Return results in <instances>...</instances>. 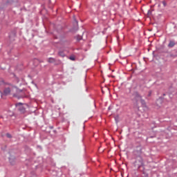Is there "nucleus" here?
Segmentation results:
<instances>
[{
    "mask_svg": "<svg viewBox=\"0 0 177 177\" xmlns=\"http://www.w3.org/2000/svg\"><path fill=\"white\" fill-rule=\"evenodd\" d=\"M175 45H176V43H175V40H170L168 44V48H174Z\"/></svg>",
    "mask_w": 177,
    "mask_h": 177,
    "instance_id": "423d86ee",
    "label": "nucleus"
},
{
    "mask_svg": "<svg viewBox=\"0 0 177 177\" xmlns=\"http://www.w3.org/2000/svg\"><path fill=\"white\" fill-rule=\"evenodd\" d=\"M50 129H53V127H51Z\"/></svg>",
    "mask_w": 177,
    "mask_h": 177,
    "instance_id": "6ab92c4d",
    "label": "nucleus"
},
{
    "mask_svg": "<svg viewBox=\"0 0 177 177\" xmlns=\"http://www.w3.org/2000/svg\"><path fill=\"white\" fill-rule=\"evenodd\" d=\"M6 136H7V138H8V139H12V136L10 135V133H7L6 134Z\"/></svg>",
    "mask_w": 177,
    "mask_h": 177,
    "instance_id": "ddd939ff",
    "label": "nucleus"
},
{
    "mask_svg": "<svg viewBox=\"0 0 177 177\" xmlns=\"http://www.w3.org/2000/svg\"><path fill=\"white\" fill-rule=\"evenodd\" d=\"M162 3L165 7L167 6V3L165 2V1H163Z\"/></svg>",
    "mask_w": 177,
    "mask_h": 177,
    "instance_id": "dca6fc26",
    "label": "nucleus"
},
{
    "mask_svg": "<svg viewBox=\"0 0 177 177\" xmlns=\"http://www.w3.org/2000/svg\"><path fill=\"white\" fill-rule=\"evenodd\" d=\"M9 160H10V164H11V165H15V164H16L15 159L10 158Z\"/></svg>",
    "mask_w": 177,
    "mask_h": 177,
    "instance_id": "9d476101",
    "label": "nucleus"
},
{
    "mask_svg": "<svg viewBox=\"0 0 177 177\" xmlns=\"http://www.w3.org/2000/svg\"><path fill=\"white\" fill-rule=\"evenodd\" d=\"M48 63H55V62H56V59L55 58L53 57H50L48 59Z\"/></svg>",
    "mask_w": 177,
    "mask_h": 177,
    "instance_id": "6e6552de",
    "label": "nucleus"
},
{
    "mask_svg": "<svg viewBox=\"0 0 177 177\" xmlns=\"http://www.w3.org/2000/svg\"><path fill=\"white\" fill-rule=\"evenodd\" d=\"M5 84V82L2 80L0 79V86L1 85H3ZM16 89V86H14L12 85H10L9 87H6L4 88L3 92L0 91V96L1 97H3V96H8L10 95L11 92H13Z\"/></svg>",
    "mask_w": 177,
    "mask_h": 177,
    "instance_id": "f257e3e1",
    "label": "nucleus"
},
{
    "mask_svg": "<svg viewBox=\"0 0 177 177\" xmlns=\"http://www.w3.org/2000/svg\"><path fill=\"white\" fill-rule=\"evenodd\" d=\"M15 106L18 109V110L21 113V114H25L26 108L23 106V104L21 102L17 104Z\"/></svg>",
    "mask_w": 177,
    "mask_h": 177,
    "instance_id": "20e7f679",
    "label": "nucleus"
},
{
    "mask_svg": "<svg viewBox=\"0 0 177 177\" xmlns=\"http://www.w3.org/2000/svg\"><path fill=\"white\" fill-rule=\"evenodd\" d=\"M163 96H165V94H163Z\"/></svg>",
    "mask_w": 177,
    "mask_h": 177,
    "instance_id": "412c9836",
    "label": "nucleus"
},
{
    "mask_svg": "<svg viewBox=\"0 0 177 177\" xmlns=\"http://www.w3.org/2000/svg\"><path fill=\"white\" fill-rule=\"evenodd\" d=\"M135 158V162H134V167L136 168H140V167H143V158H142V156H138L137 158Z\"/></svg>",
    "mask_w": 177,
    "mask_h": 177,
    "instance_id": "f03ea898",
    "label": "nucleus"
},
{
    "mask_svg": "<svg viewBox=\"0 0 177 177\" xmlns=\"http://www.w3.org/2000/svg\"><path fill=\"white\" fill-rule=\"evenodd\" d=\"M109 110H110V107H109Z\"/></svg>",
    "mask_w": 177,
    "mask_h": 177,
    "instance_id": "4be33fe9",
    "label": "nucleus"
},
{
    "mask_svg": "<svg viewBox=\"0 0 177 177\" xmlns=\"http://www.w3.org/2000/svg\"><path fill=\"white\" fill-rule=\"evenodd\" d=\"M140 100L142 107H146V102L145 101V100L141 98Z\"/></svg>",
    "mask_w": 177,
    "mask_h": 177,
    "instance_id": "1a4fd4ad",
    "label": "nucleus"
},
{
    "mask_svg": "<svg viewBox=\"0 0 177 177\" xmlns=\"http://www.w3.org/2000/svg\"><path fill=\"white\" fill-rule=\"evenodd\" d=\"M115 120L116 122V124L118 122V119L117 118H115Z\"/></svg>",
    "mask_w": 177,
    "mask_h": 177,
    "instance_id": "f3484780",
    "label": "nucleus"
},
{
    "mask_svg": "<svg viewBox=\"0 0 177 177\" xmlns=\"http://www.w3.org/2000/svg\"><path fill=\"white\" fill-rule=\"evenodd\" d=\"M69 59H70V60H73L74 61V60H75V56H71Z\"/></svg>",
    "mask_w": 177,
    "mask_h": 177,
    "instance_id": "2eb2a0df",
    "label": "nucleus"
},
{
    "mask_svg": "<svg viewBox=\"0 0 177 177\" xmlns=\"http://www.w3.org/2000/svg\"><path fill=\"white\" fill-rule=\"evenodd\" d=\"M151 91H149V96H151Z\"/></svg>",
    "mask_w": 177,
    "mask_h": 177,
    "instance_id": "a211bd4d",
    "label": "nucleus"
},
{
    "mask_svg": "<svg viewBox=\"0 0 177 177\" xmlns=\"http://www.w3.org/2000/svg\"><path fill=\"white\" fill-rule=\"evenodd\" d=\"M58 55H59V56H61V57H64V56H66V54H64V53L63 51H59V52L58 53Z\"/></svg>",
    "mask_w": 177,
    "mask_h": 177,
    "instance_id": "9b49d317",
    "label": "nucleus"
},
{
    "mask_svg": "<svg viewBox=\"0 0 177 177\" xmlns=\"http://www.w3.org/2000/svg\"><path fill=\"white\" fill-rule=\"evenodd\" d=\"M14 90H15L17 92V93H20L23 92V90H20L16 87H15V88H14Z\"/></svg>",
    "mask_w": 177,
    "mask_h": 177,
    "instance_id": "f8f14e48",
    "label": "nucleus"
},
{
    "mask_svg": "<svg viewBox=\"0 0 177 177\" xmlns=\"http://www.w3.org/2000/svg\"><path fill=\"white\" fill-rule=\"evenodd\" d=\"M81 39H82V36L78 35V36L77 37V41H81Z\"/></svg>",
    "mask_w": 177,
    "mask_h": 177,
    "instance_id": "4468645a",
    "label": "nucleus"
},
{
    "mask_svg": "<svg viewBox=\"0 0 177 177\" xmlns=\"http://www.w3.org/2000/svg\"><path fill=\"white\" fill-rule=\"evenodd\" d=\"M75 27L72 28V32H75V31H78V21H75Z\"/></svg>",
    "mask_w": 177,
    "mask_h": 177,
    "instance_id": "0eeeda50",
    "label": "nucleus"
},
{
    "mask_svg": "<svg viewBox=\"0 0 177 177\" xmlns=\"http://www.w3.org/2000/svg\"><path fill=\"white\" fill-rule=\"evenodd\" d=\"M37 147H39V149H41V146H37Z\"/></svg>",
    "mask_w": 177,
    "mask_h": 177,
    "instance_id": "aec40b11",
    "label": "nucleus"
},
{
    "mask_svg": "<svg viewBox=\"0 0 177 177\" xmlns=\"http://www.w3.org/2000/svg\"><path fill=\"white\" fill-rule=\"evenodd\" d=\"M142 154V147H137L136 149L133 151V157L137 158V157H140Z\"/></svg>",
    "mask_w": 177,
    "mask_h": 177,
    "instance_id": "7ed1b4c3",
    "label": "nucleus"
},
{
    "mask_svg": "<svg viewBox=\"0 0 177 177\" xmlns=\"http://www.w3.org/2000/svg\"><path fill=\"white\" fill-rule=\"evenodd\" d=\"M133 95L136 97V99L137 100H140L142 99V96L140 95V94H139L138 92L137 91H135L133 93Z\"/></svg>",
    "mask_w": 177,
    "mask_h": 177,
    "instance_id": "39448f33",
    "label": "nucleus"
}]
</instances>
